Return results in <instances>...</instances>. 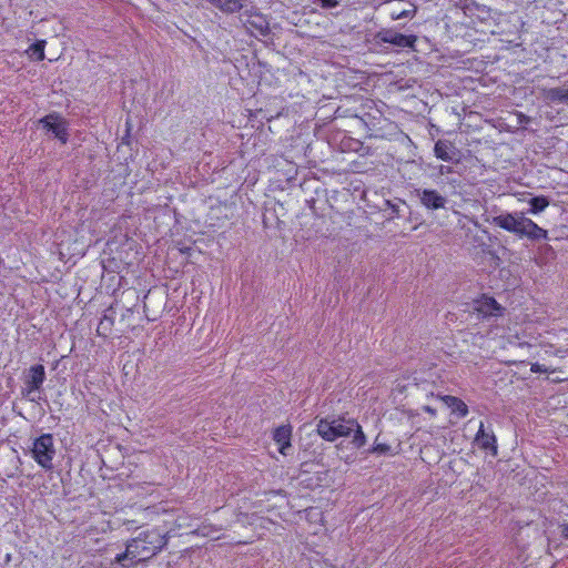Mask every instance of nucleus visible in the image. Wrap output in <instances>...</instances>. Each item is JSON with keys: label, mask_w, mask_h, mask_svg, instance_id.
Instances as JSON below:
<instances>
[{"label": "nucleus", "mask_w": 568, "mask_h": 568, "mask_svg": "<svg viewBox=\"0 0 568 568\" xmlns=\"http://www.w3.org/2000/svg\"><path fill=\"white\" fill-rule=\"evenodd\" d=\"M291 438H292V426L291 425H282L274 429L273 439L278 445V452L286 456L287 450L291 449Z\"/></svg>", "instance_id": "obj_15"}, {"label": "nucleus", "mask_w": 568, "mask_h": 568, "mask_svg": "<svg viewBox=\"0 0 568 568\" xmlns=\"http://www.w3.org/2000/svg\"><path fill=\"white\" fill-rule=\"evenodd\" d=\"M562 379L558 378V376H555V379H552V383H560Z\"/></svg>", "instance_id": "obj_34"}, {"label": "nucleus", "mask_w": 568, "mask_h": 568, "mask_svg": "<svg viewBox=\"0 0 568 568\" xmlns=\"http://www.w3.org/2000/svg\"><path fill=\"white\" fill-rule=\"evenodd\" d=\"M247 22L264 37L271 32L268 22L261 14H255L253 20H247Z\"/></svg>", "instance_id": "obj_23"}, {"label": "nucleus", "mask_w": 568, "mask_h": 568, "mask_svg": "<svg viewBox=\"0 0 568 568\" xmlns=\"http://www.w3.org/2000/svg\"><path fill=\"white\" fill-rule=\"evenodd\" d=\"M141 562H143L141 557L135 555L130 544L126 542L125 550L118 554L112 564H116L121 568H134Z\"/></svg>", "instance_id": "obj_16"}, {"label": "nucleus", "mask_w": 568, "mask_h": 568, "mask_svg": "<svg viewBox=\"0 0 568 568\" xmlns=\"http://www.w3.org/2000/svg\"><path fill=\"white\" fill-rule=\"evenodd\" d=\"M377 42L389 43L397 48H414L417 37L406 36L393 29H383L375 36Z\"/></svg>", "instance_id": "obj_8"}, {"label": "nucleus", "mask_w": 568, "mask_h": 568, "mask_svg": "<svg viewBox=\"0 0 568 568\" xmlns=\"http://www.w3.org/2000/svg\"><path fill=\"white\" fill-rule=\"evenodd\" d=\"M562 379L558 378V376H555V379H552V383H560Z\"/></svg>", "instance_id": "obj_33"}, {"label": "nucleus", "mask_w": 568, "mask_h": 568, "mask_svg": "<svg viewBox=\"0 0 568 568\" xmlns=\"http://www.w3.org/2000/svg\"><path fill=\"white\" fill-rule=\"evenodd\" d=\"M347 424H349V426H352L353 429H354V427L356 428L355 434L353 436L352 444L356 448L363 447L366 444V436H365L364 432L362 430V427L355 419H348Z\"/></svg>", "instance_id": "obj_22"}, {"label": "nucleus", "mask_w": 568, "mask_h": 568, "mask_svg": "<svg viewBox=\"0 0 568 568\" xmlns=\"http://www.w3.org/2000/svg\"><path fill=\"white\" fill-rule=\"evenodd\" d=\"M549 197L546 195L534 196L529 200L528 213L538 214L542 212L549 205Z\"/></svg>", "instance_id": "obj_21"}, {"label": "nucleus", "mask_w": 568, "mask_h": 568, "mask_svg": "<svg viewBox=\"0 0 568 568\" xmlns=\"http://www.w3.org/2000/svg\"><path fill=\"white\" fill-rule=\"evenodd\" d=\"M224 13H235L243 8V0H206Z\"/></svg>", "instance_id": "obj_19"}, {"label": "nucleus", "mask_w": 568, "mask_h": 568, "mask_svg": "<svg viewBox=\"0 0 568 568\" xmlns=\"http://www.w3.org/2000/svg\"><path fill=\"white\" fill-rule=\"evenodd\" d=\"M406 205V202L399 197H395L394 200H384L383 206L379 207L381 211L386 212L389 210V215L387 220H394L403 216L400 206Z\"/></svg>", "instance_id": "obj_18"}, {"label": "nucleus", "mask_w": 568, "mask_h": 568, "mask_svg": "<svg viewBox=\"0 0 568 568\" xmlns=\"http://www.w3.org/2000/svg\"><path fill=\"white\" fill-rule=\"evenodd\" d=\"M384 120L383 112L374 102L372 100H365L363 108L359 110V118L356 124L364 128L367 132H371L369 135H373V132L382 129Z\"/></svg>", "instance_id": "obj_6"}, {"label": "nucleus", "mask_w": 568, "mask_h": 568, "mask_svg": "<svg viewBox=\"0 0 568 568\" xmlns=\"http://www.w3.org/2000/svg\"><path fill=\"white\" fill-rule=\"evenodd\" d=\"M416 12V9H412V10H392L390 11V18L393 20H400V19H405V18H412Z\"/></svg>", "instance_id": "obj_27"}, {"label": "nucleus", "mask_w": 568, "mask_h": 568, "mask_svg": "<svg viewBox=\"0 0 568 568\" xmlns=\"http://www.w3.org/2000/svg\"><path fill=\"white\" fill-rule=\"evenodd\" d=\"M530 371L532 373H554V372H556V369H549L547 366H545L544 364H539V363H532Z\"/></svg>", "instance_id": "obj_28"}, {"label": "nucleus", "mask_w": 568, "mask_h": 568, "mask_svg": "<svg viewBox=\"0 0 568 568\" xmlns=\"http://www.w3.org/2000/svg\"><path fill=\"white\" fill-rule=\"evenodd\" d=\"M434 154L437 159L445 162L456 164L460 162V151L449 140H438L434 145Z\"/></svg>", "instance_id": "obj_10"}, {"label": "nucleus", "mask_w": 568, "mask_h": 568, "mask_svg": "<svg viewBox=\"0 0 568 568\" xmlns=\"http://www.w3.org/2000/svg\"><path fill=\"white\" fill-rule=\"evenodd\" d=\"M542 99L547 103H565L568 104V89L557 87L550 89H542Z\"/></svg>", "instance_id": "obj_17"}, {"label": "nucleus", "mask_w": 568, "mask_h": 568, "mask_svg": "<svg viewBox=\"0 0 568 568\" xmlns=\"http://www.w3.org/2000/svg\"><path fill=\"white\" fill-rule=\"evenodd\" d=\"M561 528V537L568 539V524L560 525Z\"/></svg>", "instance_id": "obj_31"}, {"label": "nucleus", "mask_w": 568, "mask_h": 568, "mask_svg": "<svg viewBox=\"0 0 568 568\" xmlns=\"http://www.w3.org/2000/svg\"><path fill=\"white\" fill-rule=\"evenodd\" d=\"M39 124L47 134L58 139L62 144L69 141V122L58 112H51L39 120Z\"/></svg>", "instance_id": "obj_4"}, {"label": "nucleus", "mask_w": 568, "mask_h": 568, "mask_svg": "<svg viewBox=\"0 0 568 568\" xmlns=\"http://www.w3.org/2000/svg\"><path fill=\"white\" fill-rule=\"evenodd\" d=\"M44 40H37L29 47L28 52H30V57L37 61H42L44 59Z\"/></svg>", "instance_id": "obj_25"}, {"label": "nucleus", "mask_w": 568, "mask_h": 568, "mask_svg": "<svg viewBox=\"0 0 568 568\" xmlns=\"http://www.w3.org/2000/svg\"><path fill=\"white\" fill-rule=\"evenodd\" d=\"M444 402L452 409V412L457 414L459 417L467 416L468 407L460 398L450 396V395H446L444 397Z\"/></svg>", "instance_id": "obj_20"}, {"label": "nucleus", "mask_w": 568, "mask_h": 568, "mask_svg": "<svg viewBox=\"0 0 568 568\" xmlns=\"http://www.w3.org/2000/svg\"><path fill=\"white\" fill-rule=\"evenodd\" d=\"M31 454L33 459L45 470L53 468L55 456L54 439L52 434H42L33 440Z\"/></svg>", "instance_id": "obj_3"}, {"label": "nucleus", "mask_w": 568, "mask_h": 568, "mask_svg": "<svg viewBox=\"0 0 568 568\" xmlns=\"http://www.w3.org/2000/svg\"><path fill=\"white\" fill-rule=\"evenodd\" d=\"M474 310L481 314L483 317H497L503 314L504 307L494 297L483 295L475 302Z\"/></svg>", "instance_id": "obj_12"}, {"label": "nucleus", "mask_w": 568, "mask_h": 568, "mask_svg": "<svg viewBox=\"0 0 568 568\" xmlns=\"http://www.w3.org/2000/svg\"><path fill=\"white\" fill-rule=\"evenodd\" d=\"M478 448L489 452L493 456L498 455L497 438L494 432L487 430L483 422H480L478 432L474 439Z\"/></svg>", "instance_id": "obj_11"}, {"label": "nucleus", "mask_w": 568, "mask_h": 568, "mask_svg": "<svg viewBox=\"0 0 568 568\" xmlns=\"http://www.w3.org/2000/svg\"><path fill=\"white\" fill-rule=\"evenodd\" d=\"M525 214L523 212H503L498 215L486 219V222L500 227L509 233L515 234L519 237L520 227H521V219H524Z\"/></svg>", "instance_id": "obj_7"}, {"label": "nucleus", "mask_w": 568, "mask_h": 568, "mask_svg": "<svg viewBox=\"0 0 568 568\" xmlns=\"http://www.w3.org/2000/svg\"><path fill=\"white\" fill-rule=\"evenodd\" d=\"M527 237L531 241L548 240L547 230L537 225L532 220L524 216L521 219V227L519 239Z\"/></svg>", "instance_id": "obj_14"}, {"label": "nucleus", "mask_w": 568, "mask_h": 568, "mask_svg": "<svg viewBox=\"0 0 568 568\" xmlns=\"http://www.w3.org/2000/svg\"><path fill=\"white\" fill-rule=\"evenodd\" d=\"M378 436L375 439V444L368 449L371 454L377 455H393L392 447L388 444L377 443Z\"/></svg>", "instance_id": "obj_26"}, {"label": "nucleus", "mask_w": 568, "mask_h": 568, "mask_svg": "<svg viewBox=\"0 0 568 568\" xmlns=\"http://www.w3.org/2000/svg\"><path fill=\"white\" fill-rule=\"evenodd\" d=\"M23 386L20 394L23 399L32 403H38L43 399V383L45 381V368L42 364H34L30 368L23 371L22 375Z\"/></svg>", "instance_id": "obj_2"}, {"label": "nucleus", "mask_w": 568, "mask_h": 568, "mask_svg": "<svg viewBox=\"0 0 568 568\" xmlns=\"http://www.w3.org/2000/svg\"><path fill=\"white\" fill-rule=\"evenodd\" d=\"M415 194L418 197L420 204L427 210L436 211L444 209L447 199L442 195L437 190L434 189H415Z\"/></svg>", "instance_id": "obj_9"}, {"label": "nucleus", "mask_w": 568, "mask_h": 568, "mask_svg": "<svg viewBox=\"0 0 568 568\" xmlns=\"http://www.w3.org/2000/svg\"><path fill=\"white\" fill-rule=\"evenodd\" d=\"M365 100L363 98H347L335 111L336 118H351L356 122L359 118V110L363 108Z\"/></svg>", "instance_id": "obj_13"}, {"label": "nucleus", "mask_w": 568, "mask_h": 568, "mask_svg": "<svg viewBox=\"0 0 568 568\" xmlns=\"http://www.w3.org/2000/svg\"><path fill=\"white\" fill-rule=\"evenodd\" d=\"M113 322H114V320H113L112 315L104 313V315L100 320L98 328H97L98 335L104 336V337L108 336V334L111 332V328L113 326Z\"/></svg>", "instance_id": "obj_24"}, {"label": "nucleus", "mask_w": 568, "mask_h": 568, "mask_svg": "<svg viewBox=\"0 0 568 568\" xmlns=\"http://www.w3.org/2000/svg\"><path fill=\"white\" fill-rule=\"evenodd\" d=\"M128 542L132 547L133 552L145 562L166 546L168 537L159 528H153L140 532L138 537L130 539Z\"/></svg>", "instance_id": "obj_1"}, {"label": "nucleus", "mask_w": 568, "mask_h": 568, "mask_svg": "<svg viewBox=\"0 0 568 568\" xmlns=\"http://www.w3.org/2000/svg\"><path fill=\"white\" fill-rule=\"evenodd\" d=\"M344 418L333 420L322 418L316 425V432L323 439L327 442H334L339 437H348L353 432V428L349 426V424H344Z\"/></svg>", "instance_id": "obj_5"}, {"label": "nucleus", "mask_w": 568, "mask_h": 568, "mask_svg": "<svg viewBox=\"0 0 568 568\" xmlns=\"http://www.w3.org/2000/svg\"><path fill=\"white\" fill-rule=\"evenodd\" d=\"M436 169L438 171V175H446V174H450V173L454 172L452 166L444 165V164H440V165L436 166Z\"/></svg>", "instance_id": "obj_30"}, {"label": "nucleus", "mask_w": 568, "mask_h": 568, "mask_svg": "<svg viewBox=\"0 0 568 568\" xmlns=\"http://www.w3.org/2000/svg\"><path fill=\"white\" fill-rule=\"evenodd\" d=\"M542 248H544L545 253H548V252H550L551 254L555 253L552 247L550 245H548V244H546Z\"/></svg>", "instance_id": "obj_32"}, {"label": "nucleus", "mask_w": 568, "mask_h": 568, "mask_svg": "<svg viewBox=\"0 0 568 568\" xmlns=\"http://www.w3.org/2000/svg\"><path fill=\"white\" fill-rule=\"evenodd\" d=\"M323 9H333L338 6L337 0H315Z\"/></svg>", "instance_id": "obj_29"}]
</instances>
